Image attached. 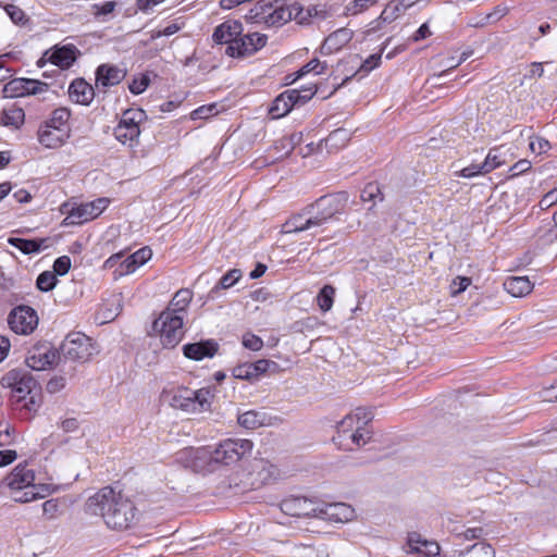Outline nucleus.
<instances>
[{
  "label": "nucleus",
  "mask_w": 557,
  "mask_h": 557,
  "mask_svg": "<svg viewBox=\"0 0 557 557\" xmlns=\"http://www.w3.org/2000/svg\"><path fill=\"white\" fill-rule=\"evenodd\" d=\"M253 444L245 438H227L214 447L187 448L181 453V460L191 470L213 471L215 466H232L252 450Z\"/></svg>",
  "instance_id": "f257e3e1"
},
{
  "label": "nucleus",
  "mask_w": 557,
  "mask_h": 557,
  "mask_svg": "<svg viewBox=\"0 0 557 557\" xmlns=\"http://www.w3.org/2000/svg\"><path fill=\"white\" fill-rule=\"evenodd\" d=\"M85 509L89 515L101 516L106 524L113 530H126L135 520L134 504L111 486H106L90 496Z\"/></svg>",
  "instance_id": "f03ea898"
},
{
  "label": "nucleus",
  "mask_w": 557,
  "mask_h": 557,
  "mask_svg": "<svg viewBox=\"0 0 557 557\" xmlns=\"http://www.w3.org/2000/svg\"><path fill=\"white\" fill-rule=\"evenodd\" d=\"M348 196L345 193L320 197L313 203L290 218L284 224V233H300L310 230H319L341 214L347 203Z\"/></svg>",
  "instance_id": "7ed1b4c3"
},
{
  "label": "nucleus",
  "mask_w": 557,
  "mask_h": 557,
  "mask_svg": "<svg viewBox=\"0 0 557 557\" xmlns=\"http://www.w3.org/2000/svg\"><path fill=\"white\" fill-rule=\"evenodd\" d=\"M370 420V412L357 408L337 422L333 442L344 450H354L364 446L371 438V432L366 428Z\"/></svg>",
  "instance_id": "20e7f679"
},
{
  "label": "nucleus",
  "mask_w": 557,
  "mask_h": 557,
  "mask_svg": "<svg viewBox=\"0 0 557 557\" xmlns=\"http://www.w3.org/2000/svg\"><path fill=\"white\" fill-rule=\"evenodd\" d=\"M246 20L256 24H265L268 26H281L290 20H296L299 24L307 21L302 15V8L297 4L285 7L283 2L275 0H260L246 14Z\"/></svg>",
  "instance_id": "39448f33"
},
{
  "label": "nucleus",
  "mask_w": 557,
  "mask_h": 557,
  "mask_svg": "<svg viewBox=\"0 0 557 557\" xmlns=\"http://www.w3.org/2000/svg\"><path fill=\"white\" fill-rule=\"evenodd\" d=\"M161 396L171 407L188 413L209 410L214 397L209 388L193 391L182 386L164 388Z\"/></svg>",
  "instance_id": "423d86ee"
},
{
  "label": "nucleus",
  "mask_w": 557,
  "mask_h": 557,
  "mask_svg": "<svg viewBox=\"0 0 557 557\" xmlns=\"http://www.w3.org/2000/svg\"><path fill=\"white\" fill-rule=\"evenodd\" d=\"M71 112L67 108H58L52 111L38 128L37 137L40 145L48 149L63 146L70 138L69 120Z\"/></svg>",
  "instance_id": "0eeeda50"
},
{
  "label": "nucleus",
  "mask_w": 557,
  "mask_h": 557,
  "mask_svg": "<svg viewBox=\"0 0 557 557\" xmlns=\"http://www.w3.org/2000/svg\"><path fill=\"white\" fill-rule=\"evenodd\" d=\"M317 92L314 84L302 87L301 89H287L280 94L269 109L273 119H280L290 112L295 106H304Z\"/></svg>",
  "instance_id": "6e6552de"
},
{
  "label": "nucleus",
  "mask_w": 557,
  "mask_h": 557,
  "mask_svg": "<svg viewBox=\"0 0 557 557\" xmlns=\"http://www.w3.org/2000/svg\"><path fill=\"white\" fill-rule=\"evenodd\" d=\"M145 119L146 113L141 109H128L124 111L113 131L115 139L131 148L137 146L140 135V123Z\"/></svg>",
  "instance_id": "1a4fd4ad"
},
{
  "label": "nucleus",
  "mask_w": 557,
  "mask_h": 557,
  "mask_svg": "<svg viewBox=\"0 0 557 557\" xmlns=\"http://www.w3.org/2000/svg\"><path fill=\"white\" fill-rule=\"evenodd\" d=\"M184 319L170 312H161L153 321L152 329L159 334L161 343L165 348L175 347L183 338Z\"/></svg>",
  "instance_id": "9d476101"
},
{
  "label": "nucleus",
  "mask_w": 557,
  "mask_h": 557,
  "mask_svg": "<svg viewBox=\"0 0 557 557\" xmlns=\"http://www.w3.org/2000/svg\"><path fill=\"white\" fill-rule=\"evenodd\" d=\"M61 351L65 358L81 362L88 361L97 354L91 339L79 332L71 333L66 336L61 345Z\"/></svg>",
  "instance_id": "9b49d317"
},
{
  "label": "nucleus",
  "mask_w": 557,
  "mask_h": 557,
  "mask_svg": "<svg viewBox=\"0 0 557 557\" xmlns=\"http://www.w3.org/2000/svg\"><path fill=\"white\" fill-rule=\"evenodd\" d=\"M1 385L10 388L14 396L21 400L37 387V381L28 370L13 369L2 376Z\"/></svg>",
  "instance_id": "f8f14e48"
},
{
  "label": "nucleus",
  "mask_w": 557,
  "mask_h": 557,
  "mask_svg": "<svg viewBox=\"0 0 557 557\" xmlns=\"http://www.w3.org/2000/svg\"><path fill=\"white\" fill-rule=\"evenodd\" d=\"M267 40V36L260 33H242L232 46H226L225 54L231 58L250 57L262 49Z\"/></svg>",
  "instance_id": "ddd939ff"
},
{
  "label": "nucleus",
  "mask_w": 557,
  "mask_h": 557,
  "mask_svg": "<svg viewBox=\"0 0 557 557\" xmlns=\"http://www.w3.org/2000/svg\"><path fill=\"white\" fill-rule=\"evenodd\" d=\"M8 323L16 334L28 335L38 325L37 312L29 306H17L9 314Z\"/></svg>",
  "instance_id": "4468645a"
},
{
  "label": "nucleus",
  "mask_w": 557,
  "mask_h": 557,
  "mask_svg": "<svg viewBox=\"0 0 557 557\" xmlns=\"http://www.w3.org/2000/svg\"><path fill=\"white\" fill-rule=\"evenodd\" d=\"M108 198H98L96 200L81 203L71 209L65 218L67 224H83L98 218L108 207Z\"/></svg>",
  "instance_id": "2eb2a0df"
},
{
  "label": "nucleus",
  "mask_w": 557,
  "mask_h": 557,
  "mask_svg": "<svg viewBox=\"0 0 557 557\" xmlns=\"http://www.w3.org/2000/svg\"><path fill=\"white\" fill-rule=\"evenodd\" d=\"M277 369L278 364L275 361L260 359L256 362L240 363L233 369L232 373L236 379L253 382L259 380L264 373L275 371Z\"/></svg>",
  "instance_id": "dca6fc26"
},
{
  "label": "nucleus",
  "mask_w": 557,
  "mask_h": 557,
  "mask_svg": "<svg viewBox=\"0 0 557 557\" xmlns=\"http://www.w3.org/2000/svg\"><path fill=\"white\" fill-rule=\"evenodd\" d=\"M318 518L346 523L355 518V509L346 503L319 504Z\"/></svg>",
  "instance_id": "f3484780"
},
{
  "label": "nucleus",
  "mask_w": 557,
  "mask_h": 557,
  "mask_svg": "<svg viewBox=\"0 0 557 557\" xmlns=\"http://www.w3.org/2000/svg\"><path fill=\"white\" fill-rule=\"evenodd\" d=\"M48 84L30 78H15L9 82L4 87V92L9 97H24L37 95L46 91Z\"/></svg>",
  "instance_id": "a211bd4d"
},
{
  "label": "nucleus",
  "mask_w": 557,
  "mask_h": 557,
  "mask_svg": "<svg viewBox=\"0 0 557 557\" xmlns=\"http://www.w3.org/2000/svg\"><path fill=\"white\" fill-rule=\"evenodd\" d=\"M282 510L292 517L306 518L315 517L318 518L319 504L306 498V497H293L285 499L282 503Z\"/></svg>",
  "instance_id": "6ab92c4d"
},
{
  "label": "nucleus",
  "mask_w": 557,
  "mask_h": 557,
  "mask_svg": "<svg viewBox=\"0 0 557 557\" xmlns=\"http://www.w3.org/2000/svg\"><path fill=\"white\" fill-rule=\"evenodd\" d=\"M58 358L57 351L49 345L34 347L26 358V364L32 370L42 371L52 366Z\"/></svg>",
  "instance_id": "aec40b11"
},
{
  "label": "nucleus",
  "mask_w": 557,
  "mask_h": 557,
  "mask_svg": "<svg viewBox=\"0 0 557 557\" xmlns=\"http://www.w3.org/2000/svg\"><path fill=\"white\" fill-rule=\"evenodd\" d=\"M126 76V70L113 64H101L96 71V87L106 90L119 85Z\"/></svg>",
  "instance_id": "412c9836"
},
{
  "label": "nucleus",
  "mask_w": 557,
  "mask_h": 557,
  "mask_svg": "<svg viewBox=\"0 0 557 557\" xmlns=\"http://www.w3.org/2000/svg\"><path fill=\"white\" fill-rule=\"evenodd\" d=\"M35 480V474L26 465H17L14 470L4 478L2 484L12 491L28 488Z\"/></svg>",
  "instance_id": "4be33fe9"
},
{
  "label": "nucleus",
  "mask_w": 557,
  "mask_h": 557,
  "mask_svg": "<svg viewBox=\"0 0 557 557\" xmlns=\"http://www.w3.org/2000/svg\"><path fill=\"white\" fill-rule=\"evenodd\" d=\"M243 30L244 28L240 22L227 20L215 27L212 34V40L218 45L232 46Z\"/></svg>",
  "instance_id": "5701e85b"
},
{
  "label": "nucleus",
  "mask_w": 557,
  "mask_h": 557,
  "mask_svg": "<svg viewBox=\"0 0 557 557\" xmlns=\"http://www.w3.org/2000/svg\"><path fill=\"white\" fill-rule=\"evenodd\" d=\"M237 421L240 426L247 430H255L260 426L275 425L278 418L272 417L264 411L248 410L238 414Z\"/></svg>",
  "instance_id": "b1692460"
},
{
  "label": "nucleus",
  "mask_w": 557,
  "mask_h": 557,
  "mask_svg": "<svg viewBox=\"0 0 557 557\" xmlns=\"http://www.w3.org/2000/svg\"><path fill=\"white\" fill-rule=\"evenodd\" d=\"M218 344L212 341L186 344L183 346V354L186 358L200 361L205 358H212L218 351Z\"/></svg>",
  "instance_id": "393cba45"
},
{
  "label": "nucleus",
  "mask_w": 557,
  "mask_h": 557,
  "mask_svg": "<svg viewBox=\"0 0 557 557\" xmlns=\"http://www.w3.org/2000/svg\"><path fill=\"white\" fill-rule=\"evenodd\" d=\"M407 544L409 552L420 557H433L440 554V545L436 542L424 540L417 532L408 534Z\"/></svg>",
  "instance_id": "a878e982"
},
{
  "label": "nucleus",
  "mask_w": 557,
  "mask_h": 557,
  "mask_svg": "<svg viewBox=\"0 0 557 557\" xmlns=\"http://www.w3.org/2000/svg\"><path fill=\"white\" fill-rule=\"evenodd\" d=\"M352 38V32L348 28H339L329 35L322 46L321 52L323 54H331L335 51H338L346 44H348Z\"/></svg>",
  "instance_id": "bb28decb"
},
{
  "label": "nucleus",
  "mask_w": 557,
  "mask_h": 557,
  "mask_svg": "<svg viewBox=\"0 0 557 557\" xmlns=\"http://www.w3.org/2000/svg\"><path fill=\"white\" fill-rule=\"evenodd\" d=\"M77 49L75 46H63L51 52H46L48 61L61 69H69L76 60Z\"/></svg>",
  "instance_id": "cd10ccee"
},
{
  "label": "nucleus",
  "mask_w": 557,
  "mask_h": 557,
  "mask_svg": "<svg viewBox=\"0 0 557 557\" xmlns=\"http://www.w3.org/2000/svg\"><path fill=\"white\" fill-rule=\"evenodd\" d=\"M70 98L79 104L88 106L95 96L92 86L84 79H75L69 88Z\"/></svg>",
  "instance_id": "c85d7f7f"
},
{
  "label": "nucleus",
  "mask_w": 557,
  "mask_h": 557,
  "mask_svg": "<svg viewBox=\"0 0 557 557\" xmlns=\"http://www.w3.org/2000/svg\"><path fill=\"white\" fill-rule=\"evenodd\" d=\"M193 299L191 290L182 288L175 293L169 307L163 312H170L172 314L185 318L186 310Z\"/></svg>",
  "instance_id": "c756f323"
},
{
  "label": "nucleus",
  "mask_w": 557,
  "mask_h": 557,
  "mask_svg": "<svg viewBox=\"0 0 557 557\" xmlns=\"http://www.w3.org/2000/svg\"><path fill=\"white\" fill-rule=\"evenodd\" d=\"M505 289L513 297L528 295L533 285L527 276H511L504 282Z\"/></svg>",
  "instance_id": "7c9ffc66"
},
{
  "label": "nucleus",
  "mask_w": 557,
  "mask_h": 557,
  "mask_svg": "<svg viewBox=\"0 0 557 557\" xmlns=\"http://www.w3.org/2000/svg\"><path fill=\"white\" fill-rule=\"evenodd\" d=\"M351 133L346 128L333 131L324 140V146L329 152H335L344 148L350 140Z\"/></svg>",
  "instance_id": "2f4dec72"
},
{
  "label": "nucleus",
  "mask_w": 557,
  "mask_h": 557,
  "mask_svg": "<svg viewBox=\"0 0 557 557\" xmlns=\"http://www.w3.org/2000/svg\"><path fill=\"white\" fill-rule=\"evenodd\" d=\"M8 243L15 247L16 249L21 250L24 255H30V253H37L39 252L44 247H47L45 244L47 243V239H26V238H20V237H10L8 239Z\"/></svg>",
  "instance_id": "473e14b6"
},
{
  "label": "nucleus",
  "mask_w": 557,
  "mask_h": 557,
  "mask_svg": "<svg viewBox=\"0 0 557 557\" xmlns=\"http://www.w3.org/2000/svg\"><path fill=\"white\" fill-rule=\"evenodd\" d=\"M242 277V271L238 269H232L227 271L219 281L218 285H215L210 292L208 297L214 299L218 297L221 289H227L235 285L238 280Z\"/></svg>",
  "instance_id": "72a5a7b5"
},
{
  "label": "nucleus",
  "mask_w": 557,
  "mask_h": 557,
  "mask_svg": "<svg viewBox=\"0 0 557 557\" xmlns=\"http://www.w3.org/2000/svg\"><path fill=\"white\" fill-rule=\"evenodd\" d=\"M507 151L508 150L503 146L491 149L484 160L485 170L492 172L493 170L506 164Z\"/></svg>",
  "instance_id": "f704fd0d"
},
{
  "label": "nucleus",
  "mask_w": 557,
  "mask_h": 557,
  "mask_svg": "<svg viewBox=\"0 0 557 557\" xmlns=\"http://www.w3.org/2000/svg\"><path fill=\"white\" fill-rule=\"evenodd\" d=\"M252 469L258 475V481L262 484L270 482L277 473L276 468L267 460L256 461Z\"/></svg>",
  "instance_id": "c9c22d12"
},
{
  "label": "nucleus",
  "mask_w": 557,
  "mask_h": 557,
  "mask_svg": "<svg viewBox=\"0 0 557 557\" xmlns=\"http://www.w3.org/2000/svg\"><path fill=\"white\" fill-rule=\"evenodd\" d=\"M326 67V62H321L319 59H312L304 66H301L297 72H295V77L293 78V82H296L310 73H313L314 75H321L325 72Z\"/></svg>",
  "instance_id": "e433bc0d"
},
{
  "label": "nucleus",
  "mask_w": 557,
  "mask_h": 557,
  "mask_svg": "<svg viewBox=\"0 0 557 557\" xmlns=\"http://www.w3.org/2000/svg\"><path fill=\"white\" fill-rule=\"evenodd\" d=\"M459 557H495L494 548L484 542L473 544L469 549L459 552Z\"/></svg>",
  "instance_id": "4c0bfd02"
},
{
  "label": "nucleus",
  "mask_w": 557,
  "mask_h": 557,
  "mask_svg": "<svg viewBox=\"0 0 557 557\" xmlns=\"http://www.w3.org/2000/svg\"><path fill=\"white\" fill-rule=\"evenodd\" d=\"M24 117L25 113L22 108L11 107L3 110L1 121L5 126L18 127L23 124Z\"/></svg>",
  "instance_id": "58836bf2"
},
{
  "label": "nucleus",
  "mask_w": 557,
  "mask_h": 557,
  "mask_svg": "<svg viewBox=\"0 0 557 557\" xmlns=\"http://www.w3.org/2000/svg\"><path fill=\"white\" fill-rule=\"evenodd\" d=\"M335 288L332 285H324L317 296L318 307L327 312L332 309L334 304Z\"/></svg>",
  "instance_id": "ea45409f"
},
{
  "label": "nucleus",
  "mask_w": 557,
  "mask_h": 557,
  "mask_svg": "<svg viewBox=\"0 0 557 557\" xmlns=\"http://www.w3.org/2000/svg\"><path fill=\"white\" fill-rule=\"evenodd\" d=\"M361 200L364 202L369 201H383V194L377 183H369L361 191Z\"/></svg>",
  "instance_id": "a19ab883"
},
{
  "label": "nucleus",
  "mask_w": 557,
  "mask_h": 557,
  "mask_svg": "<svg viewBox=\"0 0 557 557\" xmlns=\"http://www.w3.org/2000/svg\"><path fill=\"white\" fill-rule=\"evenodd\" d=\"M57 282V275L52 271H44L38 275L36 285L41 292H49L55 287Z\"/></svg>",
  "instance_id": "79ce46f5"
},
{
  "label": "nucleus",
  "mask_w": 557,
  "mask_h": 557,
  "mask_svg": "<svg viewBox=\"0 0 557 557\" xmlns=\"http://www.w3.org/2000/svg\"><path fill=\"white\" fill-rule=\"evenodd\" d=\"M218 112L216 103L205 104L190 112V120H205L218 114Z\"/></svg>",
  "instance_id": "37998d69"
},
{
  "label": "nucleus",
  "mask_w": 557,
  "mask_h": 557,
  "mask_svg": "<svg viewBox=\"0 0 557 557\" xmlns=\"http://www.w3.org/2000/svg\"><path fill=\"white\" fill-rule=\"evenodd\" d=\"M490 171L485 170V162L482 163H472L463 169H461L459 172H456V175L465 177V178H472L478 175L487 174Z\"/></svg>",
  "instance_id": "c03bdc74"
},
{
  "label": "nucleus",
  "mask_w": 557,
  "mask_h": 557,
  "mask_svg": "<svg viewBox=\"0 0 557 557\" xmlns=\"http://www.w3.org/2000/svg\"><path fill=\"white\" fill-rule=\"evenodd\" d=\"M117 5L116 1H106L103 3H95L91 5V13L95 18L107 16L114 12Z\"/></svg>",
  "instance_id": "a18cd8bd"
},
{
  "label": "nucleus",
  "mask_w": 557,
  "mask_h": 557,
  "mask_svg": "<svg viewBox=\"0 0 557 557\" xmlns=\"http://www.w3.org/2000/svg\"><path fill=\"white\" fill-rule=\"evenodd\" d=\"M150 84V78L148 75H140L139 77H135L132 83L128 85V89L134 95L143 94Z\"/></svg>",
  "instance_id": "49530a36"
},
{
  "label": "nucleus",
  "mask_w": 557,
  "mask_h": 557,
  "mask_svg": "<svg viewBox=\"0 0 557 557\" xmlns=\"http://www.w3.org/2000/svg\"><path fill=\"white\" fill-rule=\"evenodd\" d=\"M242 343L245 348L251 351H259L263 347V341L252 333H245Z\"/></svg>",
  "instance_id": "de8ad7c7"
},
{
  "label": "nucleus",
  "mask_w": 557,
  "mask_h": 557,
  "mask_svg": "<svg viewBox=\"0 0 557 557\" xmlns=\"http://www.w3.org/2000/svg\"><path fill=\"white\" fill-rule=\"evenodd\" d=\"M529 146L531 151L537 154L546 153L550 149V143L541 136L532 137Z\"/></svg>",
  "instance_id": "09e8293b"
},
{
  "label": "nucleus",
  "mask_w": 557,
  "mask_h": 557,
  "mask_svg": "<svg viewBox=\"0 0 557 557\" xmlns=\"http://www.w3.org/2000/svg\"><path fill=\"white\" fill-rule=\"evenodd\" d=\"M374 0H352L346 7V12L349 15H357L371 7Z\"/></svg>",
  "instance_id": "8fccbe9b"
},
{
  "label": "nucleus",
  "mask_w": 557,
  "mask_h": 557,
  "mask_svg": "<svg viewBox=\"0 0 557 557\" xmlns=\"http://www.w3.org/2000/svg\"><path fill=\"white\" fill-rule=\"evenodd\" d=\"M507 12H508L507 7L498 5L491 13H487L486 15H484L482 17L481 25H487V24L497 22L503 16H505L507 14Z\"/></svg>",
  "instance_id": "3c124183"
},
{
  "label": "nucleus",
  "mask_w": 557,
  "mask_h": 557,
  "mask_svg": "<svg viewBox=\"0 0 557 557\" xmlns=\"http://www.w3.org/2000/svg\"><path fill=\"white\" fill-rule=\"evenodd\" d=\"M71 268V258L69 256H61L53 262V273L55 275H65Z\"/></svg>",
  "instance_id": "603ef678"
},
{
  "label": "nucleus",
  "mask_w": 557,
  "mask_h": 557,
  "mask_svg": "<svg viewBox=\"0 0 557 557\" xmlns=\"http://www.w3.org/2000/svg\"><path fill=\"white\" fill-rule=\"evenodd\" d=\"M132 257V262L136 263L138 267L145 264L151 257L152 251L148 247H144L135 251Z\"/></svg>",
  "instance_id": "864d4df0"
},
{
  "label": "nucleus",
  "mask_w": 557,
  "mask_h": 557,
  "mask_svg": "<svg viewBox=\"0 0 557 557\" xmlns=\"http://www.w3.org/2000/svg\"><path fill=\"white\" fill-rule=\"evenodd\" d=\"M470 284H471V278H469V277H466V276L456 277L450 285L451 295H458V294L465 292Z\"/></svg>",
  "instance_id": "5fc2aeb1"
},
{
  "label": "nucleus",
  "mask_w": 557,
  "mask_h": 557,
  "mask_svg": "<svg viewBox=\"0 0 557 557\" xmlns=\"http://www.w3.org/2000/svg\"><path fill=\"white\" fill-rule=\"evenodd\" d=\"M555 205H557V188H554L546 193L539 203L541 210H548Z\"/></svg>",
  "instance_id": "6e6d98bb"
},
{
  "label": "nucleus",
  "mask_w": 557,
  "mask_h": 557,
  "mask_svg": "<svg viewBox=\"0 0 557 557\" xmlns=\"http://www.w3.org/2000/svg\"><path fill=\"white\" fill-rule=\"evenodd\" d=\"M36 491H37V486L32 483V485L28 488H26V491L23 493V496L14 497V500L21 502V503H28V502L35 500L37 498L45 497V495H40Z\"/></svg>",
  "instance_id": "4d7b16f0"
},
{
  "label": "nucleus",
  "mask_w": 557,
  "mask_h": 557,
  "mask_svg": "<svg viewBox=\"0 0 557 557\" xmlns=\"http://www.w3.org/2000/svg\"><path fill=\"white\" fill-rule=\"evenodd\" d=\"M5 11L8 13V15L11 17V20L15 23V24H21L24 22L25 20V13L22 9H20L18 7L14 5V4H8L5 7Z\"/></svg>",
  "instance_id": "13d9d810"
},
{
  "label": "nucleus",
  "mask_w": 557,
  "mask_h": 557,
  "mask_svg": "<svg viewBox=\"0 0 557 557\" xmlns=\"http://www.w3.org/2000/svg\"><path fill=\"white\" fill-rule=\"evenodd\" d=\"M14 432L15 430L9 424H5L3 429L2 425H0V446L10 445L13 441L12 435Z\"/></svg>",
  "instance_id": "bf43d9fd"
},
{
  "label": "nucleus",
  "mask_w": 557,
  "mask_h": 557,
  "mask_svg": "<svg viewBox=\"0 0 557 557\" xmlns=\"http://www.w3.org/2000/svg\"><path fill=\"white\" fill-rule=\"evenodd\" d=\"M137 268H138V265L136 263L132 262V257L128 256L126 259H124L120 263L119 275L122 276L125 274H131V273L135 272Z\"/></svg>",
  "instance_id": "052dcab7"
},
{
  "label": "nucleus",
  "mask_w": 557,
  "mask_h": 557,
  "mask_svg": "<svg viewBox=\"0 0 557 557\" xmlns=\"http://www.w3.org/2000/svg\"><path fill=\"white\" fill-rule=\"evenodd\" d=\"M17 458L15 450L7 449L0 450V467H5L12 463Z\"/></svg>",
  "instance_id": "680f3d73"
},
{
  "label": "nucleus",
  "mask_w": 557,
  "mask_h": 557,
  "mask_svg": "<svg viewBox=\"0 0 557 557\" xmlns=\"http://www.w3.org/2000/svg\"><path fill=\"white\" fill-rule=\"evenodd\" d=\"M429 36H431V30L429 28V25L424 23L416 30V33L412 36V40L419 41L428 38Z\"/></svg>",
  "instance_id": "e2e57ef3"
},
{
  "label": "nucleus",
  "mask_w": 557,
  "mask_h": 557,
  "mask_svg": "<svg viewBox=\"0 0 557 557\" xmlns=\"http://www.w3.org/2000/svg\"><path fill=\"white\" fill-rule=\"evenodd\" d=\"M42 511L45 515L53 518L55 512L58 511V503L53 499L46 500L42 504Z\"/></svg>",
  "instance_id": "0e129e2a"
},
{
  "label": "nucleus",
  "mask_w": 557,
  "mask_h": 557,
  "mask_svg": "<svg viewBox=\"0 0 557 557\" xmlns=\"http://www.w3.org/2000/svg\"><path fill=\"white\" fill-rule=\"evenodd\" d=\"M531 168V163L528 160H520L517 163H515L510 171L512 172V175L521 174L525 171H528Z\"/></svg>",
  "instance_id": "69168bd1"
},
{
  "label": "nucleus",
  "mask_w": 557,
  "mask_h": 557,
  "mask_svg": "<svg viewBox=\"0 0 557 557\" xmlns=\"http://www.w3.org/2000/svg\"><path fill=\"white\" fill-rule=\"evenodd\" d=\"M542 397L545 401H557V382L543 391Z\"/></svg>",
  "instance_id": "338daca9"
},
{
  "label": "nucleus",
  "mask_w": 557,
  "mask_h": 557,
  "mask_svg": "<svg viewBox=\"0 0 557 557\" xmlns=\"http://www.w3.org/2000/svg\"><path fill=\"white\" fill-rule=\"evenodd\" d=\"M380 61H381V55L373 54L364 61V63L362 64V69H364L366 71H371L379 66Z\"/></svg>",
  "instance_id": "774afa93"
}]
</instances>
